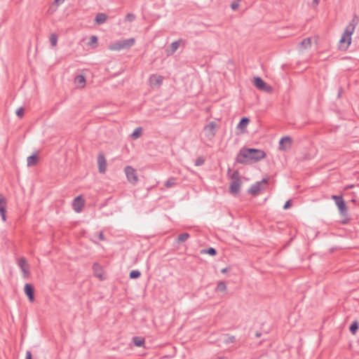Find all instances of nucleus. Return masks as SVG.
I'll use <instances>...</instances> for the list:
<instances>
[{"instance_id": "34", "label": "nucleus", "mask_w": 359, "mask_h": 359, "mask_svg": "<svg viewBox=\"0 0 359 359\" xmlns=\"http://www.w3.org/2000/svg\"><path fill=\"white\" fill-rule=\"evenodd\" d=\"M230 177L232 181L241 180L238 170H235Z\"/></svg>"}, {"instance_id": "19", "label": "nucleus", "mask_w": 359, "mask_h": 359, "mask_svg": "<svg viewBox=\"0 0 359 359\" xmlns=\"http://www.w3.org/2000/svg\"><path fill=\"white\" fill-rule=\"evenodd\" d=\"M107 15L104 13H99L95 18V22L97 25H102L106 22Z\"/></svg>"}, {"instance_id": "50", "label": "nucleus", "mask_w": 359, "mask_h": 359, "mask_svg": "<svg viewBox=\"0 0 359 359\" xmlns=\"http://www.w3.org/2000/svg\"><path fill=\"white\" fill-rule=\"evenodd\" d=\"M255 335L257 337H259L261 336V333L257 332Z\"/></svg>"}, {"instance_id": "26", "label": "nucleus", "mask_w": 359, "mask_h": 359, "mask_svg": "<svg viewBox=\"0 0 359 359\" xmlns=\"http://www.w3.org/2000/svg\"><path fill=\"white\" fill-rule=\"evenodd\" d=\"M190 237V235L189 233H187V232H184V233H180L177 238V242L178 243H183L184 241H186Z\"/></svg>"}, {"instance_id": "41", "label": "nucleus", "mask_w": 359, "mask_h": 359, "mask_svg": "<svg viewBox=\"0 0 359 359\" xmlns=\"http://www.w3.org/2000/svg\"><path fill=\"white\" fill-rule=\"evenodd\" d=\"M98 41V39L96 36L93 35L90 37V41L88 42L89 45H92L93 43H97Z\"/></svg>"}, {"instance_id": "21", "label": "nucleus", "mask_w": 359, "mask_h": 359, "mask_svg": "<svg viewBox=\"0 0 359 359\" xmlns=\"http://www.w3.org/2000/svg\"><path fill=\"white\" fill-rule=\"evenodd\" d=\"M39 161V157L36 154H34L29 156L27 157V166L32 167L34 166L37 164Z\"/></svg>"}, {"instance_id": "49", "label": "nucleus", "mask_w": 359, "mask_h": 359, "mask_svg": "<svg viewBox=\"0 0 359 359\" xmlns=\"http://www.w3.org/2000/svg\"><path fill=\"white\" fill-rule=\"evenodd\" d=\"M319 1L320 0H313V3L315 4L316 5H318L319 4Z\"/></svg>"}, {"instance_id": "47", "label": "nucleus", "mask_w": 359, "mask_h": 359, "mask_svg": "<svg viewBox=\"0 0 359 359\" xmlns=\"http://www.w3.org/2000/svg\"><path fill=\"white\" fill-rule=\"evenodd\" d=\"M342 90H343L342 88H341V87H340V88H339V90H338V97H341V95Z\"/></svg>"}, {"instance_id": "39", "label": "nucleus", "mask_w": 359, "mask_h": 359, "mask_svg": "<svg viewBox=\"0 0 359 359\" xmlns=\"http://www.w3.org/2000/svg\"><path fill=\"white\" fill-rule=\"evenodd\" d=\"M235 341L236 338L234 336H227V337L224 340L226 344L233 343Z\"/></svg>"}, {"instance_id": "36", "label": "nucleus", "mask_w": 359, "mask_h": 359, "mask_svg": "<svg viewBox=\"0 0 359 359\" xmlns=\"http://www.w3.org/2000/svg\"><path fill=\"white\" fill-rule=\"evenodd\" d=\"M151 79H155V84L160 85L162 83L163 81V77L161 76H156L154 75L153 77L151 78Z\"/></svg>"}, {"instance_id": "16", "label": "nucleus", "mask_w": 359, "mask_h": 359, "mask_svg": "<svg viewBox=\"0 0 359 359\" xmlns=\"http://www.w3.org/2000/svg\"><path fill=\"white\" fill-rule=\"evenodd\" d=\"M250 120L248 117H242L237 125V128L240 129L242 133H245L246 131V128L250 123Z\"/></svg>"}, {"instance_id": "22", "label": "nucleus", "mask_w": 359, "mask_h": 359, "mask_svg": "<svg viewBox=\"0 0 359 359\" xmlns=\"http://www.w3.org/2000/svg\"><path fill=\"white\" fill-rule=\"evenodd\" d=\"M180 40L171 43L168 49V55H172L180 47Z\"/></svg>"}, {"instance_id": "40", "label": "nucleus", "mask_w": 359, "mask_h": 359, "mask_svg": "<svg viewBox=\"0 0 359 359\" xmlns=\"http://www.w3.org/2000/svg\"><path fill=\"white\" fill-rule=\"evenodd\" d=\"M24 113H25V111L22 107L18 108L15 112L16 115L20 118H22L24 116Z\"/></svg>"}, {"instance_id": "2", "label": "nucleus", "mask_w": 359, "mask_h": 359, "mask_svg": "<svg viewBox=\"0 0 359 359\" xmlns=\"http://www.w3.org/2000/svg\"><path fill=\"white\" fill-rule=\"evenodd\" d=\"M135 43V39L134 38L118 40L111 43L109 46V49L115 51H119L123 49L127 50L130 48Z\"/></svg>"}, {"instance_id": "37", "label": "nucleus", "mask_w": 359, "mask_h": 359, "mask_svg": "<svg viewBox=\"0 0 359 359\" xmlns=\"http://www.w3.org/2000/svg\"><path fill=\"white\" fill-rule=\"evenodd\" d=\"M358 22V18L357 15L355 14L353 16V18L352 19V20L350 22V23L348 25L352 27H354V28H355V26L357 25Z\"/></svg>"}, {"instance_id": "18", "label": "nucleus", "mask_w": 359, "mask_h": 359, "mask_svg": "<svg viewBox=\"0 0 359 359\" xmlns=\"http://www.w3.org/2000/svg\"><path fill=\"white\" fill-rule=\"evenodd\" d=\"M93 269L95 273V276L99 278L100 280H103L104 277L102 275V269L101 266L98 263L93 264Z\"/></svg>"}, {"instance_id": "9", "label": "nucleus", "mask_w": 359, "mask_h": 359, "mask_svg": "<svg viewBox=\"0 0 359 359\" xmlns=\"http://www.w3.org/2000/svg\"><path fill=\"white\" fill-rule=\"evenodd\" d=\"M98 170L100 173H104L107 170V160L102 152H100L97 156Z\"/></svg>"}, {"instance_id": "12", "label": "nucleus", "mask_w": 359, "mask_h": 359, "mask_svg": "<svg viewBox=\"0 0 359 359\" xmlns=\"http://www.w3.org/2000/svg\"><path fill=\"white\" fill-rule=\"evenodd\" d=\"M6 199L3 194H0V215L4 221H6Z\"/></svg>"}, {"instance_id": "5", "label": "nucleus", "mask_w": 359, "mask_h": 359, "mask_svg": "<svg viewBox=\"0 0 359 359\" xmlns=\"http://www.w3.org/2000/svg\"><path fill=\"white\" fill-rule=\"evenodd\" d=\"M249 151L248 148H242L239 152L238 153L236 161L238 163L241 164H248L249 163L250 160V154L248 153Z\"/></svg>"}, {"instance_id": "1", "label": "nucleus", "mask_w": 359, "mask_h": 359, "mask_svg": "<svg viewBox=\"0 0 359 359\" xmlns=\"http://www.w3.org/2000/svg\"><path fill=\"white\" fill-rule=\"evenodd\" d=\"M332 199L334 201L335 204L339 209L340 216L342 218L341 222L344 224H348L350 218L348 214L347 205L342 196L332 195Z\"/></svg>"}, {"instance_id": "13", "label": "nucleus", "mask_w": 359, "mask_h": 359, "mask_svg": "<svg viewBox=\"0 0 359 359\" xmlns=\"http://www.w3.org/2000/svg\"><path fill=\"white\" fill-rule=\"evenodd\" d=\"M18 266L20 268L22 272L23 273L24 277L27 278L29 274V271L26 268V266H29V264H27V260L25 257H22L19 259Z\"/></svg>"}, {"instance_id": "17", "label": "nucleus", "mask_w": 359, "mask_h": 359, "mask_svg": "<svg viewBox=\"0 0 359 359\" xmlns=\"http://www.w3.org/2000/svg\"><path fill=\"white\" fill-rule=\"evenodd\" d=\"M354 29H355L354 27H352L348 25L346 27V29L343 33V34H346V36H348V44L346 45V47L344 48L345 50H346L348 48V46H350V44L351 43V35L353 33Z\"/></svg>"}, {"instance_id": "45", "label": "nucleus", "mask_w": 359, "mask_h": 359, "mask_svg": "<svg viewBox=\"0 0 359 359\" xmlns=\"http://www.w3.org/2000/svg\"><path fill=\"white\" fill-rule=\"evenodd\" d=\"M98 238H99V239H100V241H104V233H103V232H102V231H100V232L99 233V236H98Z\"/></svg>"}, {"instance_id": "15", "label": "nucleus", "mask_w": 359, "mask_h": 359, "mask_svg": "<svg viewBox=\"0 0 359 359\" xmlns=\"http://www.w3.org/2000/svg\"><path fill=\"white\" fill-rule=\"evenodd\" d=\"M83 205H84V201L82 198L81 196H76L74 198V203H73V207H74V210L76 212H79L81 210V208L83 206Z\"/></svg>"}, {"instance_id": "32", "label": "nucleus", "mask_w": 359, "mask_h": 359, "mask_svg": "<svg viewBox=\"0 0 359 359\" xmlns=\"http://www.w3.org/2000/svg\"><path fill=\"white\" fill-rule=\"evenodd\" d=\"M57 39H58V36L56 34H55V33L51 34V35L50 36V44L52 45V46H55L57 45Z\"/></svg>"}, {"instance_id": "11", "label": "nucleus", "mask_w": 359, "mask_h": 359, "mask_svg": "<svg viewBox=\"0 0 359 359\" xmlns=\"http://www.w3.org/2000/svg\"><path fill=\"white\" fill-rule=\"evenodd\" d=\"M217 123L215 121H211L204 127V130L208 133L207 135L214 137L217 133Z\"/></svg>"}, {"instance_id": "23", "label": "nucleus", "mask_w": 359, "mask_h": 359, "mask_svg": "<svg viewBox=\"0 0 359 359\" xmlns=\"http://www.w3.org/2000/svg\"><path fill=\"white\" fill-rule=\"evenodd\" d=\"M133 342L134 343L135 346L137 347H142L144 345L145 339L142 337H133Z\"/></svg>"}, {"instance_id": "25", "label": "nucleus", "mask_w": 359, "mask_h": 359, "mask_svg": "<svg viewBox=\"0 0 359 359\" xmlns=\"http://www.w3.org/2000/svg\"><path fill=\"white\" fill-rule=\"evenodd\" d=\"M142 134V128L141 127H138L134 130L133 133L131 134V137L133 140H136L139 138Z\"/></svg>"}, {"instance_id": "33", "label": "nucleus", "mask_w": 359, "mask_h": 359, "mask_svg": "<svg viewBox=\"0 0 359 359\" xmlns=\"http://www.w3.org/2000/svg\"><path fill=\"white\" fill-rule=\"evenodd\" d=\"M301 45L304 48H308L309 47H311V39L310 38H306V39H304L302 42H301Z\"/></svg>"}, {"instance_id": "4", "label": "nucleus", "mask_w": 359, "mask_h": 359, "mask_svg": "<svg viewBox=\"0 0 359 359\" xmlns=\"http://www.w3.org/2000/svg\"><path fill=\"white\" fill-rule=\"evenodd\" d=\"M249 151L248 153L250 155V160L254 162H257L266 156V153L261 149H254V148H248Z\"/></svg>"}, {"instance_id": "44", "label": "nucleus", "mask_w": 359, "mask_h": 359, "mask_svg": "<svg viewBox=\"0 0 359 359\" xmlns=\"http://www.w3.org/2000/svg\"><path fill=\"white\" fill-rule=\"evenodd\" d=\"M25 359H32V355L30 351H27Z\"/></svg>"}, {"instance_id": "6", "label": "nucleus", "mask_w": 359, "mask_h": 359, "mask_svg": "<svg viewBox=\"0 0 359 359\" xmlns=\"http://www.w3.org/2000/svg\"><path fill=\"white\" fill-rule=\"evenodd\" d=\"M124 170L128 182L133 184H135L138 181L136 170L130 165L126 166Z\"/></svg>"}, {"instance_id": "7", "label": "nucleus", "mask_w": 359, "mask_h": 359, "mask_svg": "<svg viewBox=\"0 0 359 359\" xmlns=\"http://www.w3.org/2000/svg\"><path fill=\"white\" fill-rule=\"evenodd\" d=\"M253 83L254 86L260 90L267 93H269L272 90V88L259 76L254 78Z\"/></svg>"}, {"instance_id": "46", "label": "nucleus", "mask_w": 359, "mask_h": 359, "mask_svg": "<svg viewBox=\"0 0 359 359\" xmlns=\"http://www.w3.org/2000/svg\"><path fill=\"white\" fill-rule=\"evenodd\" d=\"M64 1H65V0H55L54 3L56 5L59 6V5L62 4Z\"/></svg>"}, {"instance_id": "48", "label": "nucleus", "mask_w": 359, "mask_h": 359, "mask_svg": "<svg viewBox=\"0 0 359 359\" xmlns=\"http://www.w3.org/2000/svg\"><path fill=\"white\" fill-rule=\"evenodd\" d=\"M228 270H229V269H228V268H224V269H222L221 270V272H222V273H226V272L228 271Z\"/></svg>"}, {"instance_id": "30", "label": "nucleus", "mask_w": 359, "mask_h": 359, "mask_svg": "<svg viewBox=\"0 0 359 359\" xmlns=\"http://www.w3.org/2000/svg\"><path fill=\"white\" fill-rule=\"evenodd\" d=\"M201 252L202 253L203 252V253H207V254H208V255H210L211 256H215L217 255V253L216 249L214 248H212V247H210V248H208L207 249L203 250L201 251Z\"/></svg>"}, {"instance_id": "35", "label": "nucleus", "mask_w": 359, "mask_h": 359, "mask_svg": "<svg viewBox=\"0 0 359 359\" xmlns=\"http://www.w3.org/2000/svg\"><path fill=\"white\" fill-rule=\"evenodd\" d=\"M204 163H205V158L203 156H198L196 159L194 165L196 166H201V165H203Z\"/></svg>"}, {"instance_id": "8", "label": "nucleus", "mask_w": 359, "mask_h": 359, "mask_svg": "<svg viewBox=\"0 0 359 359\" xmlns=\"http://www.w3.org/2000/svg\"><path fill=\"white\" fill-rule=\"evenodd\" d=\"M292 138L290 136H285L280 140L278 149L280 151H286L292 147Z\"/></svg>"}, {"instance_id": "3", "label": "nucleus", "mask_w": 359, "mask_h": 359, "mask_svg": "<svg viewBox=\"0 0 359 359\" xmlns=\"http://www.w3.org/2000/svg\"><path fill=\"white\" fill-rule=\"evenodd\" d=\"M268 182V178H263L262 180L253 184L248 189V193L252 194L253 196L258 195L260 191L264 189L263 185H267Z\"/></svg>"}, {"instance_id": "14", "label": "nucleus", "mask_w": 359, "mask_h": 359, "mask_svg": "<svg viewBox=\"0 0 359 359\" xmlns=\"http://www.w3.org/2000/svg\"><path fill=\"white\" fill-rule=\"evenodd\" d=\"M242 184L241 180L232 181L230 183L229 191L232 194H237L239 193L241 189V186Z\"/></svg>"}, {"instance_id": "52", "label": "nucleus", "mask_w": 359, "mask_h": 359, "mask_svg": "<svg viewBox=\"0 0 359 359\" xmlns=\"http://www.w3.org/2000/svg\"><path fill=\"white\" fill-rule=\"evenodd\" d=\"M345 58H346V59H350V58H351V57H346Z\"/></svg>"}, {"instance_id": "51", "label": "nucleus", "mask_w": 359, "mask_h": 359, "mask_svg": "<svg viewBox=\"0 0 359 359\" xmlns=\"http://www.w3.org/2000/svg\"><path fill=\"white\" fill-rule=\"evenodd\" d=\"M354 187L353 184L349 185L347 188H353Z\"/></svg>"}, {"instance_id": "42", "label": "nucleus", "mask_w": 359, "mask_h": 359, "mask_svg": "<svg viewBox=\"0 0 359 359\" xmlns=\"http://www.w3.org/2000/svg\"><path fill=\"white\" fill-rule=\"evenodd\" d=\"M292 201L291 200H287L285 205H283V209L284 210H287L288 208H290L291 206H292Z\"/></svg>"}, {"instance_id": "24", "label": "nucleus", "mask_w": 359, "mask_h": 359, "mask_svg": "<svg viewBox=\"0 0 359 359\" xmlns=\"http://www.w3.org/2000/svg\"><path fill=\"white\" fill-rule=\"evenodd\" d=\"M359 328V323L358 320H354L349 326V331L352 334H355Z\"/></svg>"}, {"instance_id": "27", "label": "nucleus", "mask_w": 359, "mask_h": 359, "mask_svg": "<svg viewBox=\"0 0 359 359\" xmlns=\"http://www.w3.org/2000/svg\"><path fill=\"white\" fill-rule=\"evenodd\" d=\"M346 42V44H348V36H346V34H343L341 37V39L339 40V48L341 50H344V48L346 47V46H344V43Z\"/></svg>"}, {"instance_id": "29", "label": "nucleus", "mask_w": 359, "mask_h": 359, "mask_svg": "<svg viewBox=\"0 0 359 359\" xmlns=\"http://www.w3.org/2000/svg\"><path fill=\"white\" fill-rule=\"evenodd\" d=\"M176 184V178L175 177H170L165 182V186L167 188H171L174 187Z\"/></svg>"}, {"instance_id": "31", "label": "nucleus", "mask_w": 359, "mask_h": 359, "mask_svg": "<svg viewBox=\"0 0 359 359\" xmlns=\"http://www.w3.org/2000/svg\"><path fill=\"white\" fill-rule=\"evenodd\" d=\"M141 276V272L138 270H132L130 272L129 277L130 279H137Z\"/></svg>"}, {"instance_id": "38", "label": "nucleus", "mask_w": 359, "mask_h": 359, "mask_svg": "<svg viewBox=\"0 0 359 359\" xmlns=\"http://www.w3.org/2000/svg\"><path fill=\"white\" fill-rule=\"evenodd\" d=\"M126 21H128V22H133L135 20V15L133 14V13H128L126 15Z\"/></svg>"}, {"instance_id": "28", "label": "nucleus", "mask_w": 359, "mask_h": 359, "mask_svg": "<svg viewBox=\"0 0 359 359\" xmlns=\"http://www.w3.org/2000/svg\"><path fill=\"white\" fill-rule=\"evenodd\" d=\"M226 290V285L224 281H219L216 287V291L225 292Z\"/></svg>"}, {"instance_id": "20", "label": "nucleus", "mask_w": 359, "mask_h": 359, "mask_svg": "<svg viewBox=\"0 0 359 359\" xmlns=\"http://www.w3.org/2000/svg\"><path fill=\"white\" fill-rule=\"evenodd\" d=\"M74 82L77 87L82 88L85 86L86 78L81 74L77 75L74 79Z\"/></svg>"}, {"instance_id": "10", "label": "nucleus", "mask_w": 359, "mask_h": 359, "mask_svg": "<svg viewBox=\"0 0 359 359\" xmlns=\"http://www.w3.org/2000/svg\"><path fill=\"white\" fill-rule=\"evenodd\" d=\"M24 291L29 302H33L34 301V287L30 283H26L24 287Z\"/></svg>"}, {"instance_id": "43", "label": "nucleus", "mask_w": 359, "mask_h": 359, "mask_svg": "<svg viewBox=\"0 0 359 359\" xmlns=\"http://www.w3.org/2000/svg\"><path fill=\"white\" fill-rule=\"evenodd\" d=\"M239 6V4L238 2H233L231 5V8L233 9V10H236Z\"/></svg>"}]
</instances>
